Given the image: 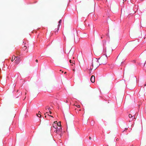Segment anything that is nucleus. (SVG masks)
I'll return each mask as SVG.
<instances>
[{
  "mask_svg": "<svg viewBox=\"0 0 146 146\" xmlns=\"http://www.w3.org/2000/svg\"><path fill=\"white\" fill-rule=\"evenodd\" d=\"M15 61L16 63L17 64H18L20 62L19 59H17V58H16Z\"/></svg>",
  "mask_w": 146,
  "mask_h": 146,
  "instance_id": "6",
  "label": "nucleus"
},
{
  "mask_svg": "<svg viewBox=\"0 0 146 146\" xmlns=\"http://www.w3.org/2000/svg\"><path fill=\"white\" fill-rule=\"evenodd\" d=\"M57 121H55L53 123H56V124H57Z\"/></svg>",
  "mask_w": 146,
  "mask_h": 146,
  "instance_id": "16",
  "label": "nucleus"
},
{
  "mask_svg": "<svg viewBox=\"0 0 146 146\" xmlns=\"http://www.w3.org/2000/svg\"><path fill=\"white\" fill-rule=\"evenodd\" d=\"M27 48V47L26 46H24L22 48L23 50H26Z\"/></svg>",
  "mask_w": 146,
  "mask_h": 146,
  "instance_id": "13",
  "label": "nucleus"
},
{
  "mask_svg": "<svg viewBox=\"0 0 146 146\" xmlns=\"http://www.w3.org/2000/svg\"><path fill=\"white\" fill-rule=\"evenodd\" d=\"M45 117V118H46V115H45V117Z\"/></svg>",
  "mask_w": 146,
  "mask_h": 146,
  "instance_id": "28",
  "label": "nucleus"
},
{
  "mask_svg": "<svg viewBox=\"0 0 146 146\" xmlns=\"http://www.w3.org/2000/svg\"><path fill=\"white\" fill-rule=\"evenodd\" d=\"M61 20H60V21H59V22H58L59 23H60V22H61Z\"/></svg>",
  "mask_w": 146,
  "mask_h": 146,
  "instance_id": "22",
  "label": "nucleus"
},
{
  "mask_svg": "<svg viewBox=\"0 0 146 146\" xmlns=\"http://www.w3.org/2000/svg\"><path fill=\"white\" fill-rule=\"evenodd\" d=\"M49 116H50V117H53L52 116V115H49Z\"/></svg>",
  "mask_w": 146,
  "mask_h": 146,
  "instance_id": "24",
  "label": "nucleus"
},
{
  "mask_svg": "<svg viewBox=\"0 0 146 146\" xmlns=\"http://www.w3.org/2000/svg\"><path fill=\"white\" fill-rule=\"evenodd\" d=\"M45 109L46 110H50V107H48V106H47L46 107H45Z\"/></svg>",
  "mask_w": 146,
  "mask_h": 146,
  "instance_id": "14",
  "label": "nucleus"
},
{
  "mask_svg": "<svg viewBox=\"0 0 146 146\" xmlns=\"http://www.w3.org/2000/svg\"><path fill=\"white\" fill-rule=\"evenodd\" d=\"M133 119H135V117H134Z\"/></svg>",
  "mask_w": 146,
  "mask_h": 146,
  "instance_id": "32",
  "label": "nucleus"
},
{
  "mask_svg": "<svg viewBox=\"0 0 146 146\" xmlns=\"http://www.w3.org/2000/svg\"><path fill=\"white\" fill-rule=\"evenodd\" d=\"M101 38H102V36H101Z\"/></svg>",
  "mask_w": 146,
  "mask_h": 146,
  "instance_id": "33",
  "label": "nucleus"
},
{
  "mask_svg": "<svg viewBox=\"0 0 146 146\" xmlns=\"http://www.w3.org/2000/svg\"><path fill=\"white\" fill-rule=\"evenodd\" d=\"M91 81L92 82L94 83L95 82V76L94 75H92L90 78Z\"/></svg>",
  "mask_w": 146,
  "mask_h": 146,
  "instance_id": "4",
  "label": "nucleus"
},
{
  "mask_svg": "<svg viewBox=\"0 0 146 146\" xmlns=\"http://www.w3.org/2000/svg\"><path fill=\"white\" fill-rule=\"evenodd\" d=\"M58 29H58H58H57V31H58Z\"/></svg>",
  "mask_w": 146,
  "mask_h": 146,
  "instance_id": "26",
  "label": "nucleus"
},
{
  "mask_svg": "<svg viewBox=\"0 0 146 146\" xmlns=\"http://www.w3.org/2000/svg\"><path fill=\"white\" fill-rule=\"evenodd\" d=\"M69 62H70V63H72L73 64H74L75 63V62L74 60H72H72H69Z\"/></svg>",
  "mask_w": 146,
  "mask_h": 146,
  "instance_id": "9",
  "label": "nucleus"
},
{
  "mask_svg": "<svg viewBox=\"0 0 146 146\" xmlns=\"http://www.w3.org/2000/svg\"><path fill=\"white\" fill-rule=\"evenodd\" d=\"M100 65L99 62L97 58H94L92 59V68L91 67L90 70H92L93 69H96Z\"/></svg>",
  "mask_w": 146,
  "mask_h": 146,
  "instance_id": "1",
  "label": "nucleus"
},
{
  "mask_svg": "<svg viewBox=\"0 0 146 146\" xmlns=\"http://www.w3.org/2000/svg\"><path fill=\"white\" fill-rule=\"evenodd\" d=\"M66 72H64V74H66Z\"/></svg>",
  "mask_w": 146,
  "mask_h": 146,
  "instance_id": "29",
  "label": "nucleus"
},
{
  "mask_svg": "<svg viewBox=\"0 0 146 146\" xmlns=\"http://www.w3.org/2000/svg\"><path fill=\"white\" fill-rule=\"evenodd\" d=\"M121 101H122V99L121 98V99L120 100V101H119V102H120V103L121 102Z\"/></svg>",
  "mask_w": 146,
  "mask_h": 146,
  "instance_id": "19",
  "label": "nucleus"
},
{
  "mask_svg": "<svg viewBox=\"0 0 146 146\" xmlns=\"http://www.w3.org/2000/svg\"><path fill=\"white\" fill-rule=\"evenodd\" d=\"M99 62L100 63V64H105L107 62V57L106 56H102L99 58Z\"/></svg>",
  "mask_w": 146,
  "mask_h": 146,
  "instance_id": "2",
  "label": "nucleus"
},
{
  "mask_svg": "<svg viewBox=\"0 0 146 146\" xmlns=\"http://www.w3.org/2000/svg\"><path fill=\"white\" fill-rule=\"evenodd\" d=\"M54 131L56 133L58 134L59 133V132H60V131H58V130L57 129L54 130Z\"/></svg>",
  "mask_w": 146,
  "mask_h": 146,
  "instance_id": "11",
  "label": "nucleus"
},
{
  "mask_svg": "<svg viewBox=\"0 0 146 146\" xmlns=\"http://www.w3.org/2000/svg\"><path fill=\"white\" fill-rule=\"evenodd\" d=\"M127 129H128V128H125V129H126V130H127Z\"/></svg>",
  "mask_w": 146,
  "mask_h": 146,
  "instance_id": "25",
  "label": "nucleus"
},
{
  "mask_svg": "<svg viewBox=\"0 0 146 146\" xmlns=\"http://www.w3.org/2000/svg\"><path fill=\"white\" fill-rule=\"evenodd\" d=\"M41 113L40 111H39L38 113L37 114V116L40 117L41 116Z\"/></svg>",
  "mask_w": 146,
  "mask_h": 146,
  "instance_id": "7",
  "label": "nucleus"
},
{
  "mask_svg": "<svg viewBox=\"0 0 146 146\" xmlns=\"http://www.w3.org/2000/svg\"><path fill=\"white\" fill-rule=\"evenodd\" d=\"M57 125L58 126H61V122H59L58 123H57Z\"/></svg>",
  "mask_w": 146,
  "mask_h": 146,
  "instance_id": "12",
  "label": "nucleus"
},
{
  "mask_svg": "<svg viewBox=\"0 0 146 146\" xmlns=\"http://www.w3.org/2000/svg\"><path fill=\"white\" fill-rule=\"evenodd\" d=\"M97 55V54L96 52L95 53Z\"/></svg>",
  "mask_w": 146,
  "mask_h": 146,
  "instance_id": "35",
  "label": "nucleus"
},
{
  "mask_svg": "<svg viewBox=\"0 0 146 146\" xmlns=\"http://www.w3.org/2000/svg\"><path fill=\"white\" fill-rule=\"evenodd\" d=\"M65 102H66V103H67L68 102V101L67 100H66V101H65Z\"/></svg>",
  "mask_w": 146,
  "mask_h": 146,
  "instance_id": "23",
  "label": "nucleus"
},
{
  "mask_svg": "<svg viewBox=\"0 0 146 146\" xmlns=\"http://www.w3.org/2000/svg\"><path fill=\"white\" fill-rule=\"evenodd\" d=\"M18 58V56H15L13 55V57H12V59L11 61L12 62L13 61L15 60V58Z\"/></svg>",
  "mask_w": 146,
  "mask_h": 146,
  "instance_id": "5",
  "label": "nucleus"
},
{
  "mask_svg": "<svg viewBox=\"0 0 146 146\" xmlns=\"http://www.w3.org/2000/svg\"><path fill=\"white\" fill-rule=\"evenodd\" d=\"M49 113H50V114H52V112H51V111L50 110H49Z\"/></svg>",
  "mask_w": 146,
  "mask_h": 146,
  "instance_id": "18",
  "label": "nucleus"
},
{
  "mask_svg": "<svg viewBox=\"0 0 146 146\" xmlns=\"http://www.w3.org/2000/svg\"><path fill=\"white\" fill-rule=\"evenodd\" d=\"M91 138H91V137H89V139H91Z\"/></svg>",
  "mask_w": 146,
  "mask_h": 146,
  "instance_id": "20",
  "label": "nucleus"
},
{
  "mask_svg": "<svg viewBox=\"0 0 146 146\" xmlns=\"http://www.w3.org/2000/svg\"><path fill=\"white\" fill-rule=\"evenodd\" d=\"M60 127L59 128H57V129L58 130V131H60V132L62 130V128L60 126H59Z\"/></svg>",
  "mask_w": 146,
  "mask_h": 146,
  "instance_id": "10",
  "label": "nucleus"
},
{
  "mask_svg": "<svg viewBox=\"0 0 146 146\" xmlns=\"http://www.w3.org/2000/svg\"><path fill=\"white\" fill-rule=\"evenodd\" d=\"M63 71H62V73H63Z\"/></svg>",
  "mask_w": 146,
  "mask_h": 146,
  "instance_id": "34",
  "label": "nucleus"
},
{
  "mask_svg": "<svg viewBox=\"0 0 146 146\" xmlns=\"http://www.w3.org/2000/svg\"><path fill=\"white\" fill-rule=\"evenodd\" d=\"M76 106L77 107H78V108H80V106L79 105H76Z\"/></svg>",
  "mask_w": 146,
  "mask_h": 146,
  "instance_id": "17",
  "label": "nucleus"
},
{
  "mask_svg": "<svg viewBox=\"0 0 146 146\" xmlns=\"http://www.w3.org/2000/svg\"><path fill=\"white\" fill-rule=\"evenodd\" d=\"M117 139H117V140H117V141H118Z\"/></svg>",
  "mask_w": 146,
  "mask_h": 146,
  "instance_id": "36",
  "label": "nucleus"
},
{
  "mask_svg": "<svg viewBox=\"0 0 146 146\" xmlns=\"http://www.w3.org/2000/svg\"><path fill=\"white\" fill-rule=\"evenodd\" d=\"M74 53V50H72V49H71L69 53H68V56H72Z\"/></svg>",
  "mask_w": 146,
  "mask_h": 146,
  "instance_id": "3",
  "label": "nucleus"
},
{
  "mask_svg": "<svg viewBox=\"0 0 146 146\" xmlns=\"http://www.w3.org/2000/svg\"><path fill=\"white\" fill-rule=\"evenodd\" d=\"M129 118L133 117V116H132V115L131 114H129Z\"/></svg>",
  "mask_w": 146,
  "mask_h": 146,
  "instance_id": "15",
  "label": "nucleus"
},
{
  "mask_svg": "<svg viewBox=\"0 0 146 146\" xmlns=\"http://www.w3.org/2000/svg\"><path fill=\"white\" fill-rule=\"evenodd\" d=\"M69 50H68L67 51V52H69Z\"/></svg>",
  "mask_w": 146,
  "mask_h": 146,
  "instance_id": "27",
  "label": "nucleus"
},
{
  "mask_svg": "<svg viewBox=\"0 0 146 146\" xmlns=\"http://www.w3.org/2000/svg\"><path fill=\"white\" fill-rule=\"evenodd\" d=\"M60 71H61V70H60Z\"/></svg>",
  "mask_w": 146,
  "mask_h": 146,
  "instance_id": "37",
  "label": "nucleus"
},
{
  "mask_svg": "<svg viewBox=\"0 0 146 146\" xmlns=\"http://www.w3.org/2000/svg\"><path fill=\"white\" fill-rule=\"evenodd\" d=\"M126 1V0H123V1Z\"/></svg>",
  "mask_w": 146,
  "mask_h": 146,
  "instance_id": "31",
  "label": "nucleus"
},
{
  "mask_svg": "<svg viewBox=\"0 0 146 146\" xmlns=\"http://www.w3.org/2000/svg\"><path fill=\"white\" fill-rule=\"evenodd\" d=\"M53 126L54 128H57V125L56 124V123H53Z\"/></svg>",
  "mask_w": 146,
  "mask_h": 146,
  "instance_id": "8",
  "label": "nucleus"
},
{
  "mask_svg": "<svg viewBox=\"0 0 146 146\" xmlns=\"http://www.w3.org/2000/svg\"><path fill=\"white\" fill-rule=\"evenodd\" d=\"M74 57H73V59H74Z\"/></svg>",
  "mask_w": 146,
  "mask_h": 146,
  "instance_id": "30",
  "label": "nucleus"
},
{
  "mask_svg": "<svg viewBox=\"0 0 146 146\" xmlns=\"http://www.w3.org/2000/svg\"><path fill=\"white\" fill-rule=\"evenodd\" d=\"M36 62H38V60L37 59H36L35 60Z\"/></svg>",
  "mask_w": 146,
  "mask_h": 146,
  "instance_id": "21",
  "label": "nucleus"
}]
</instances>
